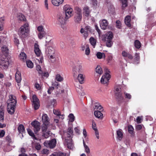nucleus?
Here are the masks:
<instances>
[{
	"instance_id": "nucleus-3",
	"label": "nucleus",
	"mask_w": 156,
	"mask_h": 156,
	"mask_svg": "<svg viewBox=\"0 0 156 156\" xmlns=\"http://www.w3.org/2000/svg\"><path fill=\"white\" fill-rule=\"evenodd\" d=\"M113 34L111 31H108L102 35V40L105 42L106 46L108 47H111L113 44L112 39Z\"/></svg>"
},
{
	"instance_id": "nucleus-17",
	"label": "nucleus",
	"mask_w": 156,
	"mask_h": 156,
	"mask_svg": "<svg viewBox=\"0 0 156 156\" xmlns=\"http://www.w3.org/2000/svg\"><path fill=\"white\" fill-rule=\"evenodd\" d=\"M34 50L35 54L37 57L40 56L41 51L39 49V45L37 43L34 44Z\"/></svg>"
},
{
	"instance_id": "nucleus-57",
	"label": "nucleus",
	"mask_w": 156,
	"mask_h": 156,
	"mask_svg": "<svg viewBox=\"0 0 156 156\" xmlns=\"http://www.w3.org/2000/svg\"><path fill=\"white\" fill-rule=\"evenodd\" d=\"M52 85L54 87H55L56 88H58L59 85V84L55 81L52 83Z\"/></svg>"
},
{
	"instance_id": "nucleus-22",
	"label": "nucleus",
	"mask_w": 156,
	"mask_h": 156,
	"mask_svg": "<svg viewBox=\"0 0 156 156\" xmlns=\"http://www.w3.org/2000/svg\"><path fill=\"white\" fill-rule=\"evenodd\" d=\"M82 18V13H76L74 17V21L76 23H80Z\"/></svg>"
},
{
	"instance_id": "nucleus-41",
	"label": "nucleus",
	"mask_w": 156,
	"mask_h": 156,
	"mask_svg": "<svg viewBox=\"0 0 156 156\" xmlns=\"http://www.w3.org/2000/svg\"><path fill=\"white\" fill-rule=\"evenodd\" d=\"M42 136L45 138H47L50 136V133L49 131H48L46 132H42Z\"/></svg>"
},
{
	"instance_id": "nucleus-31",
	"label": "nucleus",
	"mask_w": 156,
	"mask_h": 156,
	"mask_svg": "<svg viewBox=\"0 0 156 156\" xmlns=\"http://www.w3.org/2000/svg\"><path fill=\"white\" fill-rule=\"evenodd\" d=\"M46 32H39L38 34V38L40 39H41L46 35Z\"/></svg>"
},
{
	"instance_id": "nucleus-28",
	"label": "nucleus",
	"mask_w": 156,
	"mask_h": 156,
	"mask_svg": "<svg viewBox=\"0 0 156 156\" xmlns=\"http://www.w3.org/2000/svg\"><path fill=\"white\" fill-rule=\"evenodd\" d=\"M94 115L95 117L98 118L102 119L103 118V114L101 111H95L94 112Z\"/></svg>"
},
{
	"instance_id": "nucleus-63",
	"label": "nucleus",
	"mask_w": 156,
	"mask_h": 156,
	"mask_svg": "<svg viewBox=\"0 0 156 156\" xmlns=\"http://www.w3.org/2000/svg\"><path fill=\"white\" fill-rule=\"evenodd\" d=\"M5 17L3 16L1 17L0 18V23L1 24H2L3 25V23H4V21H5Z\"/></svg>"
},
{
	"instance_id": "nucleus-51",
	"label": "nucleus",
	"mask_w": 156,
	"mask_h": 156,
	"mask_svg": "<svg viewBox=\"0 0 156 156\" xmlns=\"http://www.w3.org/2000/svg\"><path fill=\"white\" fill-rule=\"evenodd\" d=\"M2 50L3 52L5 53H6L8 52V49L6 46H3L2 48Z\"/></svg>"
},
{
	"instance_id": "nucleus-30",
	"label": "nucleus",
	"mask_w": 156,
	"mask_h": 156,
	"mask_svg": "<svg viewBox=\"0 0 156 156\" xmlns=\"http://www.w3.org/2000/svg\"><path fill=\"white\" fill-rule=\"evenodd\" d=\"M95 71L96 73L99 75H101L103 73L102 68L100 66H98L95 69Z\"/></svg>"
},
{
	"instance_id": "nucleus-14",
	"label": "nucleus",
	"mask_w": 156,
	"mask_h": 156,
	"mask_svg": "<svg viewBox=\"0 0 156 156\" xmlns=\"http://www.w3.org/2000/svg\"><path fill=\"white\" fill-rule=\"evenodd\" d=\"M110 78L109 74L107 73H106L103 75L101 80V82L102 83L105 84L107 83L109 81Z\"/></svg>"
},
{
	"instance_id": "nucleus-33",
	"label": "nucleus",
	"mask_w": 156,
	"mask_h": 156,
	"mask_svg": "<svg viewBox=\"0 0 156 156\" xmlns=\"http://www.w3.org/2000/svg\"><path fill=\"white\" fill-rule=\"evenodd\" d=\"M83 144L85 149V151L87 154H89L90 153V150L89 147L85 143L84 140H83Z\"/></svg>"
},
{
	"instance_id": "nucleus-15",
	"label": "nucleus",
	"mask_w": 156,
	"mask_h": 156,
	"mask_svg": "<svg viewBox=\"0 0 156 156\" xmlns=\"http://www.w3.org/2000/svg\"><path fill=\"white\" fill-rule=\"evenodd\" d=\"M99 23L100 27L102 29L105 30L108 27V23L107 20L103 19L101 20Z\"/></svg>"
},
{
	"instance_id": "nucleus-1",
	"label": "nucleus",
	"mask_w": 156,
	"mask_h": 156,
	"mask_svg": "<svg viewBox=\"0 0 156 156\" xmlns=\"http://www.w3.org/2000/svg\"><path fill=\"white\" fill-rule=\"evenodd\" d=\"M16 97L12 95L9 96V99L7 100V111L8 113L12 115L15 112V108L17 103Z\"/></svg>"
},
{
	"instance_id": "nucleus-49",
	"label": "nucleus",
	"mask_w": 156,
	"mask_h": 156,
	"mask_svg": "<svg viewBox=\"0 0 156 156\" xmlns=\"http://www.w3.org/2000/svg\"><path fill=\"white\" fill-rule=\"evenodd\" d=\"M90 49L88 45H86V48L85 49V54L88 55H89L90 53Z\"/></svg>"
},
{
	"instance_id": "nucleus-36",
	"label": "nucleus",
	"mask_w": 156,
	"mask_h": 156,
	"mask_svg": "<svg viewBox=\"0 0 156 156\" xmlns=\"http://www.w3.org/2000/svg\"><path fill=\"white\" fill-rule=\"evenodd\" d=\"M90 42L94 48L96 43V40L93 37H92L90 39Z\"/></svg>"
},
{
	"instance_id": "nucleus-25",
	"label": "nucleus",
	"mask_w": 156,
	"mask_h": 156,
	"mask_svg": "<svg viewBox=\"0 0 156 156\" xmlns=\"http://www.w3.org/2000/svg\"><path fill=\"white\" fill-rule=\"evenodd\" d=\"M130 21V16L129 15L126 16L125 19V24L129 27H130L131 26Z\"/></svg>"
},
{
	"instance_id": "nucleus-6",
	"label": "nucleus",
	"mask_w": 156,
	"mask_h": 156,
	"mask_svg": "<svg viewBox=\"0 0 156 156\" xmlns=\"http://www.w3.org/2000/svg\"><path fill=\"white\" fill-rule=\"evenodd\" d=\"M46 54L50 59L52 61L55 60L56 56L55 51L52 47H48L46 50Z\"/></svg>"
},
{
	"instance_id": "nucleus-11",
	"label": "nucleus",
	"mask_w": 156,
	"mask_h": 156,
	"mask_svg": "<svg viewBox=\"0 0 156 156\" xmlns=\"http://www.w3.org/2000/svg\"><path fill=\"white\" fill-rule=\"evenodd\" d=\"M91 28L90 26H87L84 28H81L80 30V32L83 34V37L86 39L88 36L90 32Z\"/></svg>"
},
{
	"instance_id": "nucleus-32",
	"label": "nucleus",
	"mask_w": 156,
	"mask_h": 156,
	"mask_svg": "<svg viewBox=\"0 0 156 156\" xmlns=\"http://www.w3.org/2000/svg\"><path fill=\"white\" fill-rule=\"evenodd\" d=\"M96 56L99 59H101L102 58H105V55L103 53L101 52H98L96 54Z\"/></svg>"
},
{
	"instance_id": "nucleus-40",
	"label": "nucleus",
	"mask_w": 156,
	"mask_h": 156,
	"mask_svg": "<svg viewBox=\"0 0 156 156\" xmlns=\"http://www.w3.org/2000/svg\"><path fill=\"white\" fill-rule=\"evenodd\" d=\"M20 59L24 61L26 59V55L24 53L22 52L20 54Z\"/></svg>"
},
{
	"instance_id": "nucleus-53",
	"label": "nucleus",
	"mask_w": 156,
	"mask_h": 156,
	"mask_svg": "<svg viewBox=\"0 0 156 156\" xmlns=\"http://www.w3.org/2000/svg\"><path fill=\"white\" fill-rule=\"evenodd\" d=\"M122 4V7H125L127 6V0H121Z\"/></svg>"
},
{
	"instance_id": "nucleus-58",
	"label": "nucleus",
	"mask_w": 156,
	"mask_h": 156,
	"mask_svg": "<svg viewBox=\"0 0 156 156\" xmlns=\"http://www.w3.org/2000/svg\"><path fill=\"white\" fill-rule=\"evenodd\" d=\"M55 154H52L50 156H66V154L64 153H60L57 156Z\"/></svg>"
},
{
	"instance_id": "nucleus-19",
	"label": "nucleus",
	"mask_w": 156,
	"mask_h": 156,
	"mask_svg": "<svg viewBox=\"0 0 156 156\" xmlns=\"http://www.w3.org/2000/svg\"><path fill=\"white\" fill-rule=\"evenodd\" d=\"M116 134L117 139L119 141L121 140L123 137L122 130L120 129H119L116 131Z\"/></svg>"
},
{
	"instance_id": "nucleus-37",
	"label": "nucleus",
	"mask_w": 156,
	"mask_h": 156,
	"mask_svg": "<svg viewBox=\"0 0 156 156\" xmlns=\"http://www.w3.org/2000/svg\"><path fill=\"white\" fill-rule=\"evenodd\" d=\"M55 79L57 81L60 82H61L63 80V77L59 74H58L56 75Z\"/></svg>"
},
{
	"instance_id": "nucleus-52",
	"label": "nucleus",
	"mask_w": 156,
	"mask_h": 156,
	"mask_svg": "<svg viewBox=\"0 0 156 156\" xmlns=\"http://www.w3.org/2000/svg\"><path fill=\"white\" fill-rule=\"evenodd\" d=\"M69 121L71 122H73L74 120V116L73 114H70L69 115Z\"/></svg>"
},
{
	"instance_id": "nucleus-42",
	"label": "nucleus",
	"mask_w": 156,
	"mask_h": 156,
	"mask_svg": "<svg viewBox=\"0 0 156 156\" xmlns=\"http://www.w3.org/2000/svg\"><path fill=\"white\" fill-rule=\"evenodd\" d=\"M49 125H45V124H43L42 127V132H46L48 131L47 129Z\"/></svg>"
},
{
	"instance_id": "nucleus-54",
	"label": "nucleus",
	"mask_w": 156,
	"mask_h": 156,
	"mask_svg": "<svg viewBox=\"0 0 156 156\" xmlns=\"http://www.w3.org/2000/svg\"><path fill=\"white\" fill-rule=\"evenodd\" d=\"M39 74H41L42 76H45L47 77H48L49 76V73L47 72L44 73L42 72V73H40Z\"/></svg>"
},
{
	"instance_id": "nucleus-7",
	"label": "nucleus",
	"mask_w": 156,
	"mask_h": 156,
	"mask_svg": "<svg viewBox=\"0 0 156 156\" xmlns=\"http://www.w3.org/2000/svg\"><path fill=\"white\" fill-rule=\"evenodd\" d=\"M63 10L65 12V19L68 20L73 16V10L70 6L66 5L64 6Z\"/></svg>"
},
{
	"instance_id": "nucleus-2",
	"label": "nucleus",
	"mask_w": 156,
	"mask_h": 156,
	"mask_svg": "<svg viewBox=\"0 0 156 156\" xmlns=\"http://www.w3.org/2000/svg\"><path fill=\"white\" fill-rule=\"evenodd\" d=\"M67 132V133H64V136L65 137L64 144L67 146L68 148L71 149L73 145L71 138V136L73 133V127H69L68 129Z\"/></svg>"
},
{
	"instance_id": "nucleus-29",
	"label": "nucleus",
	"mask_w": 156,
	"mask_h": 156,
	"mask_svg": "<svg viewBox=\"0 0 156 156\" xmlns=\"http://www.w3.org/2000/svg\"><path fill=\"white\" fill-rule=\"evenodd\" d=\"M18 130L20 133H23L25 131V128L23 126L22 124H20L18 126Z\"/></svg>"
},
{
	"instance_id": "nucleus-27",
	"label": "nucleus",
	"mask_w": 156,
	"mask_h": 156,
	"mask_svg": "<svg viewBox=\"0 0 156 156\" xmlns=\"http://www.w3.org/2000/svg\"><path fill=\"white\" fill-rule=\"evenodd\" d=\"M122 55L123 57H127L129 59H132L133 58V56L131 54L125 51H122Z\"/></svg>"
},
{
	"instance_id": "nucleus-39",
	"label": "nucleus",
	"mask_w": 156,
	"mask_h": 156,
	"mask_svg": "<svg viewBox=\"0 0 156 156\" xmlns=\"http://www.w3.org/2000/svg\"><path fill=\"white\" fill-rule=\"evenodd\" d=\"M27 65L28 67L32 68H33L34 64L30 60H28L26 62Z\"/></svg>"
},
{
	"instance_id": "nucleus-10",
	"label": "nucleus",
	"mask_w": 156,
	"mask_h": 156,
	"mask_svg": "<svg viewBox=\"0 0 156 156\" xmlns=\"http://www.w3.org/2000/svg\"><path fill=\"white\" fill-rule=\"evenodd\" d=\"M56 140L55 139H53L50 140H47L44 143V145L47 147L53 148L56 146Z\"/></svg>"
},
{
	"instance_id": "nucleus-9",
	"label": "nucleus",
	"mask_w": 156,
	"mask_h": 156,
	"mask_svg": "<svg viewBox=\"0 0 156 156\" xmlns=\"http://www.w3.org/2000/svg\"><path fill=\"white\" fill-rule=\"evenodd\" d=\"M83 72L82 66L80 65H78L74 66L73 69V74L75 77H76L77 75L82 73Z\"/></svg>"
},
{
	"instance_id": "nucleus-43",
	"label": "nucleus",
	"mask_w": 156,
	"mask_h": 156,
	"mask_svg": "<svg viewBox=\"0 0 156 156\" xmlns=\"http://www.w3.org/2000/svg\"><path fill=\"white\" fill-rule=\"evenodd\" d=\"M37 30L39 32H46L44 30V29L42 25H40L37 27Z\"/></svg>"
},
{
	"instance_id": "nucleus-56",
	"label": "nucleus",
	"mask_w": 156,
	"mask_h": 156,
	"mask_svg": "<svg viewBox=\"0 0 156 156\" xmlns=\"http://www.w3.org/2000/svg\"><path fill=\"white\" fill-rule=\"evenodd\" d=\"M36 69L38 71L39 73H42V71L41 70V67L40 66L38 65L36 66Z\"/></svg>"
},
{
	"instance_id": "nucleus-20",
	"label": "nucleus",
	"mask_w": 156,
	"mask_h": 156,
	"mask_svg": "<svg viewBox=\"0 0 156 156\" xmlns=\"http://www.w3.org/2000/svg\"><path fill=\"white\" fill-rule=\"evenodd\" d=\"M42 120L43 124H45V125H49V120L47 114H43Z\"/></svg>"
},
{
	"instance_id": "nucleus-48",
	"label": "nucleus",
	"mask_w": 156,
	"mask_h": 156,
	"mask_svg": "<svg viewBox=\"0 0 156 156\" xmlns=\"http://www.w3.org/2000/svg\"><path fill=\"white\" fill-rule=\"evenodd\" d=\"M134 129L133 127L129 125L128 126V130L129 133L131 134L133 133Z\"/></svg>"
},
{
	"instance_id": "nucleus-44",
	"label": "nucleus",
	"mask_w": 156,
	"mask_h": 156,
	"mask_svg": "<svg viewBox=\"0 0 156 156\" xmlns=\"http://www.w3.org/2000/svg\"><path fill=\"white\" fill-rule=\"evenodd\" d=\"M140 58L139 53H136L135 54L134 61L137 62V63H139L138 61H139Z\"/></svg>"
},
{
	"instance_id": "nucleus-64",
	"label": "nucleus",
	"mask_w": 156,
	"mask_h": 156,
	"mask_svg": "<svg viewBox=\"0 0 156 156\" xmlns=\"http://www.w3.org/2000/svg\"><path fill=\"white\" fill-rule=\"evenodd\" d=\"M54 89V87H50L48 90V92L49 94H51V92Z\"/></svg>"
},
{
	"instance_id": "nucleus-47",
	"label": "nucleus",
	"mask_w": 156,
	"mask_h": 156,
	"mask_svg": "<svg viewBox=\"0 0 156 156\" xmlns=\"http://www.w3.org/2000/svg\"><path fill=\"white\" fill-rule=\"evenodd\" d=\"M4 112L3 110H0V121H2L4 119Z\"/></svg>"
},
{
	"instance_id": "nucleus-35",
	"label": "nucleus",
	"mask_w": 156,
	"mask_h": 156,
	"mask_svg": "<svg viewBox=\"0 0 156 156\" xmlns=\"http://www.w3.org/2000/svg\"><path fill=\"white\" fill-rule=\"evenodd\" d=\"M53 112L54 114L57 116H60L61 117V118L62 119H63L64 118L63 117V115H61V113L58 110H56V109H54L53 110Z\"/></svg>"
},
{
	"instance_id": "nucleus-16",
	"label": "nucleus",
	"mask_w": 156,
	"mask_h": 156,
	"mask_svg": "<svg viewBox=\"0 0 156 156\" xmlns=\"http://www.w3.org/2000/svg\"><path fill=\"white\" fill-rule=\"evenodd\" d=\"M68 20L65 19V16L64 15H60L58 16V23L60 25L64 24Z\"/></svg>"
},
{
	"instance_id": "nucleus-4",
	"label": "nucleus",
	"mask_w": 156,
	"mask_h": 156,
	"mask_svg": "<svg viewBox=\"0 0 156 156\" xmlns=\"http://www.w3.org/2000/svg\"><path fill=\"white\" fill-rule=\"evenodd\" d=\"M115 94L116 98L119 102H122L124 99V98L122 95L123 92L121 89V85L116 86L115 87Z\"/></svg>"
},
{
	"instance_id": "nucleus-46",
	"label": "nucleus",
	"mask_w": 156,
	"mask_h": 156,
	"mask_svg": "<svg viewBox=\"0 0 156 156\" xmlns=\"http://www.w3.org/2000/svg\"><path fill=\"white\" fill-rule=\"evenodd\" d=\"M124 95L126 98L130 99H131L132 96L130 94L126 92H123Z\"/></svg>"
},
{
	"instance_id": "nucleus-23",
	"label": "nucleus",
	"mask_w": 156,
	"mask_h": 156,
	"mask_svg": "<svg viewBox=\"0 0 156 156\" xmlns=\"http://www.w3.org/2000/svg\"><path fill=\"white\" fill-rule=\"evenodd\" d=\"M51 1L53 5L58 6L63 3L64 0H51Z\"/></svg>"
},
{
	"instance_id": "nucleus-13",
	"label": "nucleus",
	"mask_w": 156,
	"mask_h": 156,
	"mask_svg": "<svg viewBox=\"0 0 156 156\" xmlns=\"http://www.w3.org/2000/svg\"><path fill=\"white\" fill-rule=\"evenodd\" d=\"M32 99L33 106L35 110L37 109L40 106L39 99L35 95L33 96Z\"/></svg>"
},
{
	"instance_id": "nucleus-50",
	"label": "nucleus",
	"mask_w": 156,
	"mask_h": 156,
	"mask_svg": "<svg viewBox=\"0 0 156 156\" xmlns=\"http://www.w3.org/2000/svg\"><path fill=\"white\" fill-rule=\"evenodd\" d=\"M116 27L119 29H121V24L120 21L119 20H117L116 22Z\"/></svg>"
},
{
	"instance_id": "nucleus-5",
	"label": "nucleus",
	"mask_w": 156,
	"mask_h": 156,
	"mask_svg": "<svg viewBox=\"0 0 156 156\" xmlns=\"http://www.w3.org/2000/svg\"><path fill=\"white\" fill-rule=\"evenodd\" d=\"M29 24L26 23L20 28L18 31V34L22 38H24L27 36L29 31Z\"/></svg>"
},
{
	"instance_id": "nucleus-55",
	"label": "nucleus",
	"mask_w": 156,
	"mask_h": 156,
	"mask_svg": "<svg viewBox=\"0 0 156 156\" xmlns=\"http://www.w3.org/2000/svg\"><path fill=\"white\" fill-rule=\"evenodd\" d=\"M5 134V132L3 130H1L0 131V138H2L4 136Z\"/></svg>"
},
{
	"instance_id": "nucleus-34",
	"label": "nucleus",
	"mask_w": 156,
	"mask_h": 156,
	"mask_svg": "<svg viewBox=\"0 0 156 156\" xmlns=\"http://www.w3.org/2000/svg\"><path fill=\"white\" fill-rule=\"evenodd\" d=\"M17 18L19 20L24 21L26 20L24 16L21 13H19L18 15Z\"/></svg>"
},
{
	"instance_id": "nucleus-18",
	"label": "nucleus",
	"mask_w": 156,
	"mask_h": 156,
	"mask_svg": "<svg viewBox=\"0 0 156 156\" xmlns=\"http://www.w3.org/2000/svg\"><path fill=\"white\" fill-rule=\"evenodd\" d=\"M92 127L95 131V133L96 138L98 139L99 138V132L96 127V123L94 120L92 121Z\"/></svg>"
},
{
	"instance_id": "nucleus-60",
	"label": "nucleus",
	"mask_w": 156,
	"mask_h": 156,
	"mask_svg": "<svg viewBox=\"0 0 156 156\" xmlns=\"http://www.w3.org/2000/svg\"><path fill=\"white\" fill-rule=\"evenodd\" d=\"M142 117L140 116H138L136 119V122L138 123H140L141 122Z\"/></svg>"
},
{
	"instance_id": "nucleus-24",
	"label": "nucleus",
	"mask_w": 156,
	"mask_h": 156,
	"mask_svg": "<svg viewBox=\"0 0 156 156\" xmlns=\"http://www.w3.org/2000/svg\"><path fill=\"white\" fill-rule=\"evenodd\" d=\"M15 78L16 81L18 83H20L21 80V77L20 73L19 72H17L15 74ZM18 86L19 84L18 83Z\"/></svg>"
},
{
	"instance_id": "nucleus-26",
	"label": "nucleus",
	"mask_w": 156,
	"mask_h": 156,
	"mask_svg": "<svg viewBox=\"0 0 156 156\" xmlns=\"http://www.w3.org/2000/svg\"><path fill=\"white\" fill-rule=\"evenodd\" d=\"M83 13L85 16L88 17L89 16L90 12L88 7L87 6L83 8Z\"/></svg>"
},
{
	"instance_id": "nucleus-45",
	"label": "nucleus",
	"mask_w": 156,
	"mask_h": 156,
	"mask_svg": "<svg viewBox=\"0 0 156 156\" xmlns=\"http://www.w3.org/2000/svg\"><path fill=\"white\" fill-rule=\"evenodd\" d=\"M135 46L136 48H139L141 47V44L138 40H136L135 41Z\"/></svg>"
},
{
	"instance_id": "nucleus-61",
	"label": "nucleus",
	"mask_w": 156,
	"mask_h": 156,
	"mask_svg": "<svg viewBox=\"0 0 156 156\" xmlns=\"http://www.w3.org/2000/svg\"><path fill=\"white\" fill-rule=\"evenodd\" d=\"M48 152L49 151L47 149H44L42 151V154H48Z\"/></svg>"
},
{
	"instance_id": "nucleus-8",
	"label": "nucleus",
	"mask_w": 156,
	"mask_h": 156,
	"mask_svg": "<svg viewBox=\"0 0 156 156\" xmlns=\"http://www.w3.org/2000/svg\"><path fill=\"white\" fill-rule=\"evenodd\" d=\"M9 64L8 59L5 57H0V67L3 69H7Z\"/></svg>"
},
{
	"instance_id": "nucleus-12",
	"label": "nucleus",
	"mask_w": 156,
	"mask_h": 156,
	"mask_svg": "<svg viewBox=\"0 0 156 156\" xmlns=\"http://www.w3.org/2000/svg\"><path fill=\"white\" fill-rule=\"evenodd\" d=\"M31 125L33 127L35 133H37L40 129V123L37 121L34 120L31 123Z\"/></svg>"
},
{
	"instance_id": "nucleus-59",
	"label": "nucleus",
	"mask_w": 156,
	"mask_h": 156,
	"mask_svg": "<svg viewBox=\"0 0 156 156\" xmlns=\"http://www.w3.org/2000/svg\"><path fill=\"white\" fill-rule=\"evenodd\" d=\"M35 87L38 90H40L41 88L40 85L39 84L37 83H36L35 84Z\"/></svg>"
},
{
	"instance_id": "nucleus-38",
	"label": "nucleus",
	"mask_w": 156,
	"mask_h": 156,
	"mask_svg": "<svg viewBox=\"0 0 156 156\" xmlns=\"http://www.w3.org/2000/svg\"><path fill=\"white\" fill-rule=\"evenodd\" d=\"M27 131L29 134L32 136L34 139L35 140H37V138L34 135V133L32 132L31 130L30 129H27Z\"/></svg>"
},
{
	"instance_id": "nucleus-21",
	"label": "nucleus",
	"mask_w": 156,
	"mask_h": 156,
	"mask_svg": "<svg viewBox=\"0 0 156 156\" xmlns=\"http://www.w3.org/2000/svg\"><path fill=\"white\" fill-rule=\"evenodd\" d=\"M77 75V80L79 83L81 84H82L84 82V81L85 78V75L82 73H79Z\"/></svg>"
},
{
	"instance_id": "nucleus-62",
	"label": "nucleus",
	"mask_w": 156,
	"mask_h": 156,
	"mask_svg": "<svg viewBox=\"0 0 156 156\" xmlns=\"http://www.w3.org/2000/svg\"><path fill=\"white\" fill-rule=\"evenodd\" d=\"M92 3L94 6H96L97 5V0H92Z\"/></svg>"
}]
</instances>
